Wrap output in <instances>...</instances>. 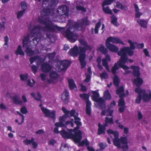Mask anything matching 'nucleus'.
Listing matches in <instances>:
<instances>
[{
	"label": "nucleus",
	"instance_id": "obj_37",
	"mask_svg": "<svg viewBox=\"0 0 151 151\" xmlns=\"http://www.w3.org/2000/svg\"><path fill=\"white\" fill-rule=\"evenodd\" d=\"M98 51L102 52L105 55L107 54L106 53H107L108 51L107 50L106 48H105L104 46H101L98 49Z\"/></svg>",
	"mask_w": 151,
	"mask_h": 151
},
{
	"label": "nucleus",
	"instance_id": "obj_41",
	"mask_svg": "<svg viewBox=\"0 0 151 151\" xmlns=\"http://www.w3.org/2000/svg\"><path fill=\"white\" fill-rule=\"evenodd\" d=\"M34 141V139L33 138H32L31 140H28L27 139L24 140L23 141V142L26 145L29 144H30L32 143Z\"/></svg>",
	"mask_w": 151,
	"mask_h": 151
},
{
	"label": "nucleus",
	"instance_id": "obj_53",
	"mask_svg": "<svg viewBox=\"0 0 151 151\" xmlns=\"http://www.w3.org/2000/svg\"><path fill=\"white\" fill-rule=\"evenodd\" d=\"M20 78L22 80H25L27 79L28 78V75L27 74L21 75H20Z\"/></svg>",
	"mask_w": 151,
	"mask_h": 151
},
{
	"label": "nucleus",
	"instance_id": "obj_64",
	"mask_svg": "<svg viewBox=\"0 0 151 151\" xmlns=\"http://www.w3.org/2000/svg\"><path fill=\"white\" fill-rule=\"evenodd\" d=\"M44 132L43 130L42 129H40L36 132V133L37 134H43Z\"/></svg>",
	"mask_w": 151,
	"mask_h": 151
},
{
	"label": "nucleus",
	"instance_id": "obj_27",
	"mask_svg": "<svg viewBox=\"0 0 151 151\" xmlns=\"http://www.w3.org/2000/svg\"><path fill=\"white\" fill-rule=\"evenodd\" d=\"M98 126L99 128L98 129V134L99 135H100L102 133H104L106 129L105 127L107 126L105 124V126L101 125L99 123Z\"/></svg>",
	"mask_w": 151,
	"mask_h": 151
},
{
	"label": "nucleus",
	"instance_id": "obj_56",
	"mask_svg": "<svg viewBox=\"0 0 151 151\" xmlns=\"http://www.w3.org/2000/svg\"><path fill=\"white\" fill-rule=\"evenodd\" d=\"M0 109L1 110H6V107L3 103H1L0 104Z\"/></svg>",
	"mask_w": 151,
	"mask_h": 151
},
{
	"label": "nucleus",
	"instance_id": "obj_47",
	"mask_svg": "<svg viewBox=\"0 0 151 151\" xmlns=\"http://www.w3.org/2000/svg\"><path fill=\"white\" fill-rule=\"evenodd\" d=\"M106 123H108L110 124H113V121L112 120V118L111 117L109 118L108 117H106Z\"/></svg>",
	"mask_w": 151,
	"mask_h": 151
},
{
	"label": "nucleus",
	"instance_id": "obj_29",
	"mask_svg": "<svg viewBox=\"0 0 151 151\" xmlns=\"http://www.w3.org/2000/svg\"><path fill=\"white\" fill-rule=\"evenodd\" d=\"M113 112V110L109 108L107 110L105 111L103 110L101 112V114L102 115H104L105 114L107 116H111Z\"/></svg>",
	"mask_w": 151,
	"mask_h": 151
},
{
	"label": "nucleus",
	"instance_id": "obj_43",
	"mask_svg": "<svg viewBox=\"0 0 151 151\" xmlns=\"http://www.w3.org/2000/svg\"><path fill=\"white\" fill-rule=\"evenodd\" d=\"M40 77L41 78V79L43 81H47V75L45 73H42L40 74Z\"/></svg>",
	"mask_w": 151,
	"mask_h": 151
},
{
	"label": "nucleus",
	"instance_id": "obj_4",
	"mask_svg": "<svg viewBox=\"0 0 151 151\" xmlns=\"http://www.w3.org/2000/svg\"><path fill=\"white\" fill-rule=\"evenodd\" d=\"M79 42L81 45L83 47H78L77 45H75L73 48L70 50L68 52V54L74 57H77L79 54V60L81 63V68H85L86 64L85 60L86 57V50H91V47L83 39L80 40Z\"/></svg>",
	"mask_w": 151,
	"mask_h": 151
},
{
	"label": "nucleus",
	"instance_id": "obj_10",
	"mask_svg": "<svg viewBox=\"0 0 151 151\" xmlns=\"http://www.w3.org/2000/svg\"><path fill=\"white\" fill-rule=\"evenodd\" d=\"M68 60L58 61L57 63V70L59 71L65 70L70 64Z\"/></svg>",
	"mask_w": 151,
	"mask_h": 151
},
{
	"label": "nucleus",
	"instance_id": "obj_32",
	"mask_svg": "<svg viewBox=\"0 0 151 151\" xmlns=\"http://www.w3.org/2000/svg\"><path fill=\"white\" fill-rule=\"evenodd\" d=\"M80 2L77 1L76 2V9L78 11H81L82 12H86V9L83 7L81 6L80 4Z\"/></svg>",
	"mask_w": 151,
	"mask_h": 151
},
{
	"label": "nucleus",
	"instance_id": "obj_50",
	"mask_svg": "<svg viewBox=\"0 0 151 151\" xmlns=\"http://www.w3.org/2000/svg\"><path fill=\"white\" fill-rule=\"evenodd\" d=\"M31 69L34 73H35L37 71L38 67L35 65H33L30 66Z\"/></svg>",
	"mask_w": 151,
	"mask_h": 151
},
{
	"label": "nucleus",
	"instance_id": "obj_23",
	"mask_svg": "<svg viewBox=\"0 0 151 151\" xmlns=\"http://www.w3.org/2000/svg\"><path fill=\"white\" fill-rule=\"evenodd\" d=\"M137 21L141 27L144 28H147L148 22L147 20L139 19H137Z\"/></svg>",
	"mask_w": 151,
	"mask_h": 151
},
{
	"label": "nucleus",
	"instance_id": "obj_51",
	"mask_svg": "<svg viewBox=\"0 0 151 151\" xmlns=\"http://www.w3.org/2000/svg\"><path fill=\"white\" fill-rule=\"evenodd\" d=\"M21 5L22 8L23 9V10H24V11H25V10L27 9V3L24 2H22L21 3Z\"/></svg>",
	"mask_w": 151,
	"mask_h": 151
},
{
	"label": "nucleus",
	"instance_id": "obj_11",
	"mask_svg": "<svg viewBox=\"0 0 151 151\" xmlns=\"http://www.w3.org/2000/svg\"><path fill=\"white\" fill-rule=\"evenodd\" d=\"M80 96L82 99L86 101V113L88 115H90L91 113V103L88 100L89 95L88 94L83 93L80 94Z\"/></svg>",
	"mask_w": 151,
	"mask_h": 151
},
{
	"label": "nucleus",
	"instance_id": "obj_9",
	"mask_svg": "<svg viewBox=\"0 0 151 151\" xmlns=\"http://www.w3.org/2000/svg\"><path fill=\"white\" fill-rule=\"evenodd\" d=\"M93 95L91 96L93 100L97 102L101 108L105 106L104 101L101 98H99V95L97 91H93L92 92Z\"/></svg>",
	"mask_w": 151,
	"mask_h": 151
},
{
	"label": "nucleus",
	"instance_id": "obj_2",
	"mask_svg": "<svg viewBox=\"0 0 151 151\" xmlns=\"http://www.w3.org/2000/svg\"><path fill=\"white\" fill-rule=\"evenodd\" d=\"M62 110L65 114L60 118V121L58 122L55 124V125L59 127H65L67 128L68 132L65 130H63L60 132V134L62 137L65 138H72L75 142L77 143L79 142L82 139V132L80 131H76L79 127L77 125L76 127H75L73 129H69V128L73 127L74 126L73 119H72L71 121H67L65 124L64 122L66 118L69 117V111L67 110L64 107H62Z\"/></svg>",
	"mask_w": 151,
	"mask_h": 151
},
{
	"label": "nucleus",
	"instance_id": "obj_42",
	"mask_svg": "<svg viewBox=\"0 0 151 151\" xmlns=\"http://www.w3.org/2000/svg\"><path fill=\"white\" fill-rule=\"evenodd\" d=\"M40 57L39 56H36L33 57H31L29 59V61L31 64L32 63L36 60H39Z\"/></svg>",
	"mask_w": 151,
	"mask_h": 151
},
{
	"label": "nucleus",
	"instance_id": "obj_38",
	"mask_svg": "<svg viewBox=\"0 0 151 151\" xmlns=\"http://www.w3.org/2000/svg\"><path fill=\"white\" fill-rule=\"evenodd\" d=\"M5 43L3 45V47L6 49L8 47V42L9 40V38L7 36H6L4 37Z\"/></svg>",
	"mask_w": 151,
	"mask_h": 151
},
{
	"label": "nucleus",
	"instance_id": "obj_60",
	"mask_svg": "<svg viewBox=\"0 0 151 151\" xmlns=\"http://www.w3.org/2000/svg\"><path fill=\"white\" fill-rule=\"evenodd\" d=\"M142 14V13L139 12H136L135 14V17L139 18Z\"/></svg>",
	"mask_w": 151,
	"mask_h": 151
},
{
	"label": "nucleus",
	"instance_id": "obj_40",
	"mask_svg": "<svg viewBox=\"0 0 151 151\" xmlns=\"http://www.w3.org/2000/svg\"><path fill=\"white\" fill-rule=\"evenodd\" d=\"M100 76L101 79H106L108 78L109 76L108 73L105 71H104L100 74Z\"/></svg>",
	"mask_w": 151,
	"mask_h": 151
},
{
	"label": "nucleus",
	"instance_id": "obj_62",
	"mask_svg": "<svg viewBox=\"0 0 151 151\" xmlns=\"http://www.w3.org/2000/svg\"><path fill=\"white\" fill-rule=\"evenodd\" d=\"M81 90L83 91H86V86H83L82 84L81 85Z\"/></svg>",
	"mask_w": 151,
	"mask_h": 151
},
{
	"label": "nucleus",
	"instance_id": "obj_49",
	"mask_svg": "<svg viewBox=\"0 0 151 151\" xmlns=\"http://www.w3.org/2000/svg\"><path fill=\"white\" fill-rule=\"evenodd\" d=\"M55 55V53L53 52L50 54H47V56L48 57L49 59L52 60L54 58Z\"/></svg>",
	"mask_w": 151,
	"mask_h": 151
},
{
	"label": "nucleus",
	"instance_id": "obj_3",
	"mask_svg": "<svg viewBox=\"0 0 151 151\" xmlns=\"http://www.w3.org/2000/svg\"><path fill=\"white\" fill-rule=\"evenodd\" d=\"M31 26L29 28L30 33L24 37L22 40L23 47H26L24 51L29 56L33 55L35 52L29 48V45L31 44L29 40L34 37L32 40L34 45L37 43L40 39H43V36L40 32V31L42 29V27L39 26H35L32 30L31 29Z\"/></svg>",
	"mask_w": 151,
	"mask_h": 151
},
{
	"label": "nucleus",
	"instance_id": "obj_28",
	"mask_svg": "<svg viewBox=\"0 0 151 151\" xmlns=\"http://www.w3.org/2000/svg\"><path fill=\"white\" fill-rule=\"evenodd\" d=\"M116 7L117 8H119L123 11H126L128 9V8L127 6L123 5L118 1H117L116 2Z\"/></svg>",
	"mask_w": 151,
	"mask_h": 151
},
{
	"label": "nucleus",
	"instance_id": "obj_35",
	"mask_svg": "<svg viewBox=\"0 0 151 151\" xmlns=\"http://www.w3.org/2000/svg\"><path fill=\"white\" fill-rule=\"evenodd\" d=\"M104 96L106 99L109 100L111 99V95L108 90H106L104 92Z\"/></svg>",
	"mask_w": 151,
	"mask_h": 151
},
{
	"label": "nucleus",
	"instance_id": "obj_15",
	"mask_svg": "<svg viewBox=\"0 0 151 151\" xmlns=\"http://www.w3.org/2000/svg\"><path fill=\"white\" fill-rule=\"evenodd\" d=\"M49 76L50 79L47 80V82L49 83H52L54 82V80L58 79L59 75L55 71H51L50 73Z\"/></svg>",
	"mask_w": 151,
	"mask_h": 151
},
{
	"label": "nucleus",
	"instance_id": "obj_58",
	"mask_svg": "<svg viewBox=\"0 0 151 151\" xmlns=\"http://www.w3.org/2000/svg\"><path fill=\"white\" fill-rule=\"evenodd\" d=\"M137 116L138 119L139 120L141 119H142L143 117V115L140 111H138Z\"/></svg>",
	"mask_w": 151,
	"mask_h": 151
},
{
	"label": "nucleus",
	"instance_id": "obj_45",
	"mask_svg": "<svg viewBox=\"0 0 151 151\" xmlns=\"http://www.w3.org/2000/svg\"><path fill=\"white\" fill-rule=\"evenodd\" d=\"M35 83L34 81L32 79L31 80H29L27 81V86L30 87H32L33 86Z\"/></svg>",
	"mask_w": 151,
	"mask_h": 151
},
{
	"label": "nucleus",
	"instance_id": "obj_6",
	"mask_svg": "<svg viewBox=\"0 0 151 151\" xmlns=\"http://www.w3.org/2000/svg\"><path fill=\"white\" fill-rule=\"evenodd\" d=\"M107 132L111 137H114L113 141L115 146H116L119 149L122 148L123 149V151H127L128 148V146L127 145V139L126 138L122 137L119 139V134L117 131H114L109 129L107 131Z\"/></svg>",
	"mask_w": 151,
	"mask_h": 151
},
{
	"label": "nucleus",
	"instance_id": "obj_26",
	"mask_svg": "<svg viewBox=\"0 0 151 151\" xmlns=\"http://www.w3.org/2000/svg\"><path fill=\"white\" fill-rule=\"evenodd\" d=\"M69 83V87L70 89H74L75 90H77V87L74 81L72 79H70L68 80Z\"/></svg>",
	"mask_w": 151,
	"mask_h": 151
},
{
	"label": "nucleus",
	"instance_id": "obj_54",
	"mask_svg": "<svg viewBox=\"0 0 151 151\" xmlns=\"http://www.w3.org/2000/svg\"><path fill=\"white\" fill-rule=\"evenodd\" d=\"M17 113L21 116L22 118L21 122L20 123H18L19 125H20L21 124H22L24 121V116L23 115L21 114L19 111H17Z\"/></svg>",
	"mask_w": 151,
	"mask_h": 151
},
{
	"label": "nucleus",
	"instance_id": "obj_21",
	"mask_svg": "<svg viewBox=\"0 0 151 151\" xmlns=\"http://www.w3.org/2000/svg\"><path fill=\"white\" fill-rule=\"evenodd\" d=\"M68 90H65L62 93L61 99L65 103H67L68 100Z\"/></svg>",
	"mask_w": 151,
	"mask_h": 151
},
{
	"label": "nucleus",
	"instance_id": "obj_24",
	"mask_svg": "<svg viewBox=\"0 0 151 151\" xmlns=\"http://www.w3.org/2000/svg\"><path fill=\"white\" fill-rule=\"evenodd\" d=\"M41 68L43 72H48L52 68L51 67L49 64L44 63L42 65Z\"/></svg>",
	"mask_w": 151,
	"mask_h": 151
},
{
	"label": "nucleus",
	"instance_id": "obj_8",
	"mask_svg": "<svg viewBox=\"0 0 151 151\" xmlns=\"http://www.w3.org/2000/svg\"><path fill=\"white\" fill-rule=\"evenodd\" d=\"M116 94L119 95L120 98L118 102V105L120 107L119 109L120 112H122L123 111L125 108V103L123 98L126 96L124 93V88L123 86H120L117 89Z\"/></svg>",
	"mask_w": 151,
	"mask_h": 151
},
{
	"label": "nucleus",
	"instance_id": "obj_52",
	"mask_svg": "<svg viewBox=\"0 0 151 151\" xmlns=\"http://www.w3.org/2000/svg\"><path fill=\"white\" fill-rule=\"evenodd\" d=\"M21 112L23 114H26L28 112V111L26 107L24 106H23L20 109Z\"/></svg>",
	"mask_w": 151,
	"mask_h": 151
},
{
	"label": "nucleus",
	"instance_id": "obj_34",
	"mask_svg": "<svg viewBox=\"0 0 151 151\" xmlns=\"http://www.w3.org/2000/svg\"><path fill=\"white\" fill-rule=\"evenodd\" d=\"M111 23L114 26L117 27L119 25V24L117 22V18L114 15H113L111 17Z\"/></svg>",
	"mask_w": 151,
	"mask_h": 151
},
{
	"label": "nucleus",
	"instance_id": "obj_20",
	"mask_svg": "<svg viewBox=\"0 0 151 151\" xmlns=\"http://www.w3.org/2000/svg\"><path fill=\"white\" fill-rule=\"evenodd\" d=\"M106 45L107 47L111 51L116 52H117L118 50V47L110 43V42L106 43Z\"/></svg>",
	"mask_w": 151,
	"mask_h": 151
},
{
	"label": "nucleus",
	"instance_id": "obj_25",
	"mask_svg": "<svg viewBox=\"0 0 151 151\" xmlns=\"http://www.w3.org/2000/svg\"><path fill=\"white\" fill-rule=\"evenodd\" d=\"M135 77H137V78L134 79V83L137 86H140L142 83L143 81L142 79L140 78L139 76Z\"/></svg>",
	"mask_w": 151,
	"mask_h": 151
},
{
	"label": "nucleus",
	"instance_id": "obj_44",
	"mask_svg": "<svg viewBox=\"0 0 151 151\" xmlns=\"http://www.w3.org/2000/svg\"><path fill=\"white\" fill-rule=\"evenodd\" d=\"M101 25L100 22H98L96 25L95 28L94 29L95 33V34H97L98 32V29L100 27Z\"/></svg>",
	"mask_w": 151,
	"mask_h": 151
},
{
	"label": "nucleus",
	"instance_id": "obj_57",
	"mask_svg": "<svg viewBox=\"0 0 151 151\" xmlns=\"http://www.w3.org/2000/svg\"><path fill=\"white\" fill-rule=\"evenodd\" d=\"M144 47V44L141 43L140 44H138L137 43L136 48H138L139 49H142Z\"/></svg>",
	"mask_w": 151,
	"mask_h": 151
},
{
	"label": "nucleus",
	"instance_id": "obj_61",
	"mask_svg": "<svg viewBox=\"0 0 151 151\" xmlns=\"http://www.w3.org/2000/svg\"><path fill=\"white\" fill-rule=\"evenodd\" d=\"M134 7L135 9V12H139V9L138 5L136 4H134Z\"/></svg>",
	"mask_w": 151,
	"mask_h": 151
},
{
	"label": "nucleus",
	"instance_id": "obj_1",
	"mask_svg": "<svg viewBox=\"0 0 151 151\" xmlns=\"http://www.w3.org/2000/svg\"><path fill=\"white\" fill-rule=\"evenodd\" d=\"M58 4V0H43L42 6L43 8L41 12V17L38 18V22L45 25L44 31L57 32L58 31H64L63 34L67 38L69 41L75 42L78 37V35L73 31V28L81 30L84 26L87 25L89 22L86 19L79 21L78 23L69 20L66 28H61L53 24L50 20L48 15L50 17L54 16V8Z\"/></svg>",
	"mask_w": 151,
	"mask_h": 151
},
{
	"label": "nucleus",
	"instance_id": "obj_36",
	"mask_svg": "<svg viewBox=\"0 0 151 151\" xmlns=\"http://www.w3.org/2000/svg\"><path fill=\"white\" fill-rule=\"evenodd\" d=\"M102 6L103 10L106 13L112 14V12L111 10L110 9L109 6L105 7L104 6Z\"/></svg>",
	"mask_w": 151,
	"mask_h": 151
},
{
	"label": "nucleus",
	"instance_id": "obj_31",
	"mask_svg": "<svg viewBox=\"0 0 151 151\" xmlns=\"http://www.w3.org/2000/svg\"><path fill=\"white\" fill-rule=\"evenodd\" d=\"M15 54L16 55H21L24 56L25 53L22 49L21 46L19 45L18 46L17 50L15 51Z\"/></svg>",
	"mask_w": 151,
	"mask_h": 151
},
{
	"label": "nucleus",
	"instance_id": "obj_55",
	"mask_svg": "<svg viewBox=\"0 0 151 151\" xmlns=\"http://www.w3.org/2000/svg\"><path fill=\"white\" fill-rule=\"evenodd\" d=\"M86 78L85 79L84 81L86 83H88L89 81L91 79V75L89 74H86Z\"/></svg>",
	"mask_w": 151,
	"mask_h": 151
},
{
	"label": "nucleus",
	"instance_id": "obj_5",
	"mask_svg": "<svg viewBox=\"0 0 151 151\" xmlns=\"http://www.w3.org/2000/svg\"><path fill=\"white\" fill-rule=\"evenodd\" d=\"M133 53L134 51L132 50L129 47H124L122 48L120 51L117 52L118 55L121 56V58L117 64L125 70L129 69V68L124 64L128 62L130 63H133V61L132 59H128L127 54L129 56H132Z\"/></svg>",
	"mask_w": 151,
	"mask_h": 151
},
{
	"label": "nucleus",
	"instance_id": "obj_19",
	"mask_svg": "<svg viewBox=\"0 0 151 151\" xmlns=\"http://www.w3.org/2000/svg\"><path fill=\"white\" fill-rule=\"evenodd\" d=\"M11 99L14 103L16 104H21L22 103V101L20 99V98L18 95H14L11 98Z\"/></svg>",
	"mask_w": 151,
	"mask_h": 151
},
{
	"label": "nucleus",
	"instance_id": "obj_12",
	"mask_svg": "<svg viewBox=\"0 0 151 151\" xmlns=\"http://www.w3.org/2000/svg\"><path fill=\"white\" fill-rule=\"evenodd\" d=\"M39 106L41 107V110L44 114L45 115V116L50 117L53 120V122H54V120L55 118V111H52L51 112L48 109L42 107L41 104Z\"/></svg>",
	"mask_w": 151,
	"mask_h": 151
},
{
	"label": "nucleus",
	"instance_id": "obj_16",
	"mask_svg": "<svg viewBox=\"0 0 151 151\" xmlns=\"http://www.w3.org/2000/svg\"><path fill=\"white\" fill-rule=\"evenodd\" d=\"M110 42L115 44H120L123 45H125V44L121 40V39L118 37H109L106 39V43Z\"/></svg>",
	"mask_w": 151,
	"mask_h": 151
},
{
	"label": "nucleus",
	"instance_id": "obj_63",
	"mask_svg": "<svg viewBox=\"0 0 151 151\" xmlns=\"http://www.w3.org/2000/svg\"><path fill=\"white\" fill-rule=\"evenodd\" d=\"M116 104V103L114 101H113L111 103L109 108H110L111 109V108H113Z\"/></svg>",
	"mask_w": 151,
	"mask_h": 151
},
{
	"label": "nucleus",
	"instance_id": "obj_14",
	"mask_svg": "<svg viewBox=\"0 0 151 151\" xmlns=\"http://www.w3.org/2000/svg\"><path fill=\"white\" fill-rule=\"evenodd\" d=\"M68 11L69 8L65 5H62L60 6L57 9L58 13L61 15H67Z\"/></svg>",
	"mask_w": 151,
	"mask_h": 151
},
{
	"label": "nucleus",
	"instance_id": "obj_33",
	"mask_svg": "<svg viewBox=\"0 0 151 151\" xmlns=\"http://www.w3.org/2000/svg\"><path fill=\"white\" fill-rule=\"evenodd\" d=\"M60 149L61 151H69V148L67 144L65 143L61 144Z\"/></svg>",
	"mask_w": 151,
	"mask_h": 151
},
{
	"label": "nucleus",
	"instance_id": "obj_30",
	"mask_svg": "<svg viewBox=\"0 0 151 151\" xmlns=\"http://www.w3.org/2000/svg\"><path fill=\"white\" fill-rule=\"evenodd\" d=\"M128 42L130 45V47L129 48L132 51L134 50L135 48H136L137 43L136 42H132L131 40H128Z\"/></svg>",
	"mask_w": 151,
	"mask_h": 151
},
{
	"label": "nucleus",
	"instance_id": "obj_18",
	"mask_svg": "<svg viewBox=\"0 0 151 151\" xmlns=\"http://www.w3.org/2000/svg\"><path fill=\"white\" fill-rule=\"evenodd\" d=\"M105 57V58L103 59L102 60V64L107 70L108 72H110V70L107 61H108L109 62L110 61H111L109 55L108 54L106 55Z\"/></svg>",
	"mask_w": 151,
	"mask_h": 151
},
{
	"label": "nucleus",
	"instance_id": "obj_17",
	"mask_svg": "<svg viewBox=\"0 0 151 151\" xmlns=\"http://www.w3.org/2000/svg\"><path fill=\"white\" fill-rule=\"evenodd\" d=\"M69 113L68 114L69 116V114L71 116H73L74 117L75 121L74 122L78 125H81V123L80 122V119L77 116L78 115V113H76L75 110H71L70 111H69Z\"/></svg>",
	"mask_w": 151,
	"mask_h": 151
},
{
	"label": "nucleus",
	"instance_id": "obj_59",
	"mask_svg": "<svg viewBox=\"0 0 151 151\" xmlns=\"http://www.w3.org/2000/svg\"><path fill=\"white\" fill-rule=\"evenodd\" d=\"M99 146L100 148H101V150H103L107 146L105 144L101 143L100 144Z\"/></svg>",
	"mask_w": 151,
	"mask_h": 151
},
{
	"label": "nucleus",
	"instance_id": "obj_39",
	"mask_svg": "<svg viewBox=\"0 0 151 151\" xmlns=\"http://www.w3.org/2000/svg\"><path fill=\"white\" fill-rule=\"evenodd\" d=\"M114 0H105L103 1L102 6H104L106 5L111 4Z\"/></svg>",
	"mask_w": 151,
	"mask_h": 151
},
{
	"label": "nucleus",
	"instance_id": "obj_46",
	"mask_svg": "<svg viewBox=\"0 0 151 151\" xmlns=\"http://www.w3.org/2000/svg\"><path fill=\"white\" fill-rule=\"evenodd\" d=\"M24 10L20 11L17 13V17L19 19L22 17L24 13Z\"/></svg>",
	"mask_w": 151,
	"mask_h": 151
},
{
	"label": "nucleus",
	"instance_id": "obj_48",
	"mask_svg": "<svg viewBox=\"0 0 151 151\" xmlns=\"http://www.w3.org/2000/svg\"><path fill=\"white\" fill-rule=\"evenodd\" d=\"M89 144L88 141L87 140L83 141L81 142H80L79 145V146H83V145H86L87 146Z\"/></svg>",
	"mask_w": 151,
	"mask_h": 151
},
{
	"label": "nucleus",
	"instance_id": "obj_13",
	"mask_svg": "<svg viewBox=\"0 0 151 151\" xmlns=\"http://www.w3.org/2000/svg\"><path fill=\"white\" fill-rule=\"evenodd\" d=\"M119 69V67L116 63H115L111 69V72L114 74L113 78L114 84L115 86H118L119 82L118 77L115 75L116 71Z\"/></svg>",
	"mask_w": 151,
	"mask_h": 151
},
{
	"label": "nucleus",
	"instance_id": "obj_22",
	"mask_svg": "<svg viewBox=\"0 0 151 151\" xmlns=\"http://www.w3.org/2000/svg\"><path fill=\"white\" fill-rule=\"evenodd\" d=\"M131 68L132 69L133 71L132 74L134 76H139L140 75L139 67L136 66H132Z\"/></svg>",
	"mask_w": 151,
	"mask_h": 151
},
{
	"label": "nucleus",
	"instance_id": "obj_7",
	"mask_svg": "<svg viewBox=\"0 0 151 151\" xmlns=\"http://www.w3.org/2000/svg\"><path fill=\"white\" fill-rule=\"evenodd\" d=\"M135 91L138 93L137 97L135 100V102L137 103H139L142 98L145 102L149 101L151 99V91H148V93H146L145 89L138 87L135 89Z\"/></svg>",
	"mask_w": 151,
	"mask_h": 151
}]
</instances>
